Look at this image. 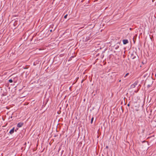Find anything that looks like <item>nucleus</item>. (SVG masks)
Wrapping results in <instances>:
<instances>
[{
    "label": "nucleus",
    "mask_w": 156,
    "mask_h": 156,
    "mask_svg": "<svg viewBox=\"0 0 156 156\" xmlns=\"http://www.w3.org/2000/svg\"><path fill=\"white\" fill-rule=\"evenodd\" d=\"M155 76L156 77V74H155Z\"/></svg>",
    "instance_id": "obj_20"
},
{
    "label": "nucleus",
    "mask_w": 156,
    "mask_h": 156,
    "mask_svg": "<svg viewBox=\"0 0 156 156\" xmlns=\"http://www.w3.org/2000/svg\"><path fill=\"white\" fill-rule=\"evenodd\" d=\"M93 120H94V118L93 117H92L91 119V123H92V122H93Z\"/></svg>",
    "instance_id": "obj_7"
},
{
    "label": "nucleus",
    "mask_w": 156,
    "mask_h": 156,
    "mask_svg": "<svg viewBox=\"0 0 156 156\" xmlns=\"http://www.w3.org/2000/svg\"><path fill=\"white\" fill-rule=\"evenodd\" d=\"M18 129V128H17L16 129H15V131L16 132L17 130Z\"/></svg>",
    "instance_id": "obj_16"
},
{
    "label": "nucleus",
    "mask_w": 156,
    "mask_h": 156,
    "mask_svg": "<svg viewBox=\"0 0 156 156\" xmlns=\"http://www.w3.org/2000/svg\"><path fill=\"white\" fill-rule=\"evenodd\" d=\"M130 58L132 59H134L136 58V56L134 55L133 53L131 55Z\"/></svg>",
    "instance_id": "obj_4"
},
{
    "label": "nucleus",
    "mask_w": 156,
    "mask_h": 156,
    "mask_svg": "<svg viewBox=\"0 0 156 156\" xmlns=\"http://www.w3.org/2000/svg\"><path fill=\"white\" fill-rule=\"evenodd\" d=\"M23 125V123L20 122L17 125V127H22Z\"/></svg>",
    "instance_id": "obj_1"
},
{
    "label": "nucleus",
    "mask_w": 156,
    "mask_h": 156,
    "mask_svg": "<svg viewBox=\"0 0 156 156\" xmlns=\"http://www.w3.org/2000/svg\"><path fill=\"white\" fill-rule=\"evenodd\" d=\"M68 16V15L67 14H66V15H65L64 16V18L65 19H66L67 18V17Z\"/></svg>",
    "instance_id": "obj_9"
},
{
    "label": "nucleus",
    "mask_w": 156,
    "mask_h": 156,
    "mask_svg": "<svg viewBox=\"0 0 156 156\" xmlns=\"http://www.w3.org/2000/svg\"><path fill=\"white\" fill-rule=\"evenodd\" d=\"M129 74V73H126L125 75L124 76V77L125 78L126 76H127Z\"/></svg>",
    "instance_id": "obj_8"
},
{
    "label": "nucleus",
    "mask_w": 156,
    "mask_h": 156,
    "mask_svg": "<svg viewBox=\"0 0 156 156\" xmlns=\"http://www.w3.org/2000/svg\"><path fill=\"white\" fill-rule=\"evenodd\" d=\"M119 48V46H118L116 47H115V49H117Z\"/></svg>",
    "instance_id": "obj_11"
},
{
    "label": "nucleus",
    "mask_w": 156,
    "mask_h": 156,
    "mask_svg": "<svg viewBox=\"0 0 156 156\" xmlns=\"http://www.w3.org/2000/svg\"><path fill=\"white\" fill-rule=\"evenodd\" d=\"M108 146H107L106 147V148H108Z\"/></svg>",
    "instance_id": "obj_18"
},
{
    "label": "nucleus",
    "mask_w": 156,
    "mask_h": 156,
    "mask_svg": "<svg viewBox=\"0 0 156 156\" xmlns=\"http://www.w3.org/2000/svg\"><path fill=\"white\" fill-rule=\"evenodd\" d=\"M6 95V94H2V96H5Z\"/></svg>",
    "instance_id": "obj_14"
},
{
    "label": "nucleus",
    "mask_w": 156,
    "mask_h": 156,
    "mask_svg": "<svg viewBox=\"0 0 156 156\" xmlns=\"http://www.w3.org/2000/svg\"><path fill=\"white\" fill-rule=\"evenodd\" d=\"M127 106H128L129 107V106H130L129 104V103L128 104H127Z\"/></svg>",
    "instance_id": "obj_15"
},
{
    "label": "nucleus",
    "mask_w": 156,
    "mask_h": 156,
    "mask_svg": "<svg viewBox=\"0 0 156 156\" xmlns=\"http://www.w3.org/2000/svg\"><path fill=\"white\" fill-rule=\"evenodd\" d=\"M151 87V85H147V87H148V88H149V87Z\"/></svg>",
    "instance_id": "obj_13"
},
{
    "label": "nucleus",
    "mask_w": 156,
    "mask_h": 156,
    "mask_svg": "<svg viewBox=\"0 0 156 156\" xmlns=\"http://www.w3.org/2000/svg\"><path fill=\"white\" fill-rule=\"evenodd\" d=\"M14 127H13L10 131L9 133L11 135L14 133Z\"/></svg>",
    "instance_id": "obj_5"
},
{
    "label": "nucleus",
    "mask_w": 156,
    "mask_h": 156,
    "mask_svg": "<svg viewBox=\"0 0 156 156\" xmlns=\"http://www.w3.org/2000/svg\"><path fill=\"white\" fill-rule=\"evenodd\" d=\"M122 41L124 44H126L129 43L127 39L123 40Z\"/></svg>",
    "instance_id": "obj_3"
},
{
    "label": "nucleus",
    "mask_w": 156,
    "mask_h": 156,
    "mask_svg": "<svg viewBox=\"0 0 156 156\" xmlns=\"http://www.w3.org/2000/svg\"><path fill=\"white\" fill-rule=\"evenodd\" d=\"M138 82L137 81H136L133 84H132L131 85V87L132 88H134L136 86Z\"/></svg>",
    "instance_id": "obj_2"
},
{
    "label": "nucleus",
    "mask_w": 156,
    "mask_h": 156,
    "mask_svg": "<svg viewBox=\"0 0 156 156\" xmlns=\"http://www.w3.org/2000/svg\"><path fill=\"white\" fill-rule=\"evenodd\" d=\"M13 80L12 79H10L9 80V83H12L13 82Z\"/></svg>",
    "instance_id": "obj_6"
},
{
    "label": "nucleus",
    "mask_w": 156,
    "mask_h": 156,
    "mask_svg": "<svg viewBox=\"0 0 156 156\" xmlns=\"http://www.w3.org/2000/svg\"><path fill=\"white\" fill-rule=\"evenodd\" d=\"M142 63L144 64V63L143 62H142Z\"/></svg>",
    "instance_id": "obj_19"
},
{
    "label": "nucleus",
    "mask_w": 156,
    "mask_h": 156,
    "mask_svg": "<svg viewBox=\"0 0 156 156\" xmlns=\"http://www.w3.org/2000/svg\"><path fill=\"white\" fill-rule=\"evenodd\" d=\"M54 26V25H51L50 27L51 28V27L52 28H53V27Z\"/></svg>",
    "instance_id": "obj_12"
},
{
    "label": "nucleus",
    "mask_w": 156,
    "mask_h": 156,
    "mask_svg": "<svg viewBox=\"0 0 156 156\" xmlns=\"http://www.w3.org/2000/svg\"><path fill=\"white\" fill-rule=\"evenodd\" d=\"M121 80H119V82H121Z\"/></svg>",
    "instance_id": "obj_17"
},
{
    "label": "nucleus",
    "mask_w": 156,
    "mask_h": 156,
    "mask_svg": "<svg viewBox=\"0 0 156 156\" xmlns=\"http://www.w3.org/2000/svg\"><path fill=\"white\" fill-rule=\"evenodd\" d=\"M55 30V29H54L53 30H50V32H52V31H53Z\"/></svg>",
    "instance_id": "obj_10"
}]
</instances>
